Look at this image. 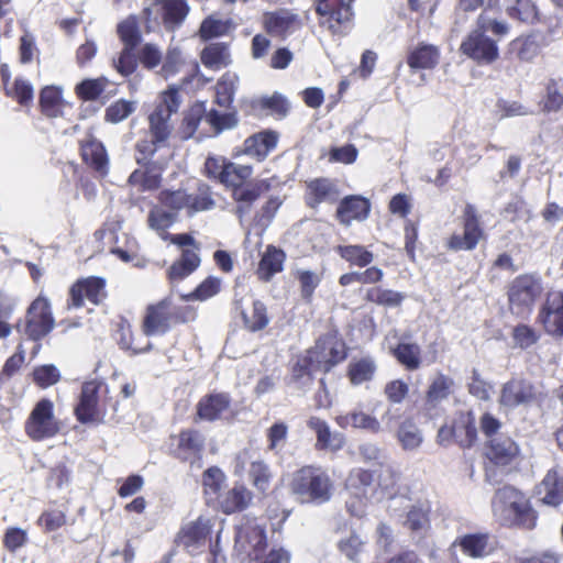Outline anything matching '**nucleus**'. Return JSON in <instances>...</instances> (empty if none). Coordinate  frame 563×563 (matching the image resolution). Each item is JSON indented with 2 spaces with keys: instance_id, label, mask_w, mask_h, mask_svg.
<instances>
[{
  "instance_id": "f257e3e1",
  "label": "nucleus",
  "mask_w": 563,
  "mask_h": 563,
  "mask_svg": "<svg viewBox=\"0 0 563 563\" xmlns=\"http://www.w3.org/2000/svg\"><path fill=\"white\" fill-rule=\"evenodd\" d=\"M494 516L506 526L536 527L537 515L528 498L512 486L498 488L492 500Z\"/></svg>"
},
{
  "instance_id": "f03ea898",
  "label": "nucleus",
  "mask_w": 563,
  "mask_h": 563,
  "mask_svg": "<svg viewBox=\"0 0 563 563\" xmlns=\"http://www.w3.org/2000/svg\"><path fill=\"white\" fill-rule=\"evenodd\" d=\"M333 484L325 471L314 466H303L292 475L291 494L302 504H322L331 498Z\"/></svg>"
},
{
  "instance_id": "7ed1b4c3",
  "label": "nucleus",
  "mask_w": 563,
  "mask_h": 563,
  "mask_svg": "<svg viewBox=\"0 0 563 563\" xmlns=\"http://www.w3.org/2000/svg\"><path fill=\"white\" fill-rule=\"evenodd\" d=\"M542 280L539 276L523 274L511 280L507 287L508 307L512 314L528 317L543 294Z\"/></svg>"
},
{
  "instance_id": "20e7f679",
  "label": "nucleus",
  "mask_w": 563,
  "mask_h": 563,
  "mask_svg": "<svg viewBox=\"0 0 563 563\" xmlns=\"http://www.w3.org/2000/svg\"><path fill=\"white\" fill-rule=\"evenodd\" d=\"M180 104L178 90L169 88L162 96V101L156 106L154 111L148 115V132L154 142L158 145H166L174 130L170 117L176 113Z\"/></svg>"
},
{
  "instance_id": "39448f33",
  "label": "nucleus",
  "mask_w": 563,
  "mask_h": 563,
  "mask_svg": "<svg viewBox=\"0 0 563 563\" xmlns=\"http://www.w3.org/2000/svg\"><path fill=\"white\" fill-rule=\"evenodd\" d=\"M346 488L353 499L346 503L351 515L363 517L367 501L378 499L375 473L362 468L353 470L347 479Z\"/></svg>"
},
{
  "instance_id": "423d86ee",
  "label": "nucleus",
  "mask_w": 563,
  "mask_h": 563,
  "mask_svg": "<svg viewBox=\"0 0 563 563\" xmlns=\"http://www.w3.org/2000/svg\"><path fill=\"white\" fill-rule=\"evenodd\" d=\"M55 325L49 301L38 296L27 308L23 329L16 324L18 331H22L29 339L37 341L46 336Z\"/></svg>"
},
{
  "instance_id": "0eeeda50",
  "label": "nucleus",
  "mask_w": 563,
  "mask_h": 563,
  "mask_svg": "<svg viewBox=\"0 0 563 563\" xmlns=\"http://www.w3.org/2000/svg\"><path fill=\"white\" fill-rule=\"evenodd\" d=\"M346 356L344 344L335 336L324 335L307 353L306 362L312 369L328 372Z\"/></svg>"
},
{
  "instance_id": "6e6552de",
  "label": "nucleus",
  "mask_w": 563,
  "mask_h": 563,
  "mask_svg": "<svg viewBox=\"0 0 563 563\" xmlns=\"http://www.w3.org/2000/svg\"><path fill=\"white\" fill-rule=\"evenodd\" d=\"M53 407V402L48 399H42L34 406L25 423L26 434L31 439L41 441L54 437L59 431Z\"/></svg>"
},
{
  "instance_id": "1a4fd4ad",
  "label": "nucleus",
  "mask_w": 563,
  "mask_h": 563,
  "mask_svg": "<svg viewBox=\"0 0 563 563\" xmlns=\"http://www.w3.org/2000/svg\"><path fill=\"white\" fill-rule=\"evenodd\" d=\"M463 234H453L448 242L449 249L453 251L473 250L484 235L483 229L479 225V217L474 206L466 205L463 211Z\"/></svg>"
},
{
  "instance_id": "9d476101",
  "label": "nucleus",
  "mask_w": 563,
  "mask_h": 563,
  "mask_svg": "<svg viewBox=\"0 0 563 563\" xmlns=\"http://www.w3.org/2000/svg\"><path fill=\"white\" fill-rule=\"evenodd\" d=\"M461 51L464 55L482 64H490L499 55L496 41L476 29L462 42Z\"/></svg>"
},
{
  "instance_id": "9b49d317",
  "label": "nucleus",
  "mask_w": 563,
  "mask_h": 563,
  "mask_svg": "<svg viewBox=\"0 0 563 563\" xmlns=\"http://www.w3.org/2000/svg\"><path fill=\"white\" fill-rule=\"evenodd\" d=\"M354 0H317L316 11L321 16H327L321 24L332 33L340 31V25L350 22L353 15L351 3Z\"/></svg>"
},
{
  "instance_id": "f8f14e48",
  "label": "nucleus",
  "mask_w": 563,
  "mask_h": 563,
  "mask_svg": "<svg viewBox=\"0 0 563 563\" xmlns=\"http://www.w3.org/2000/svg\"><path fill=\"white\" fill-rule=\"evenodd\" d=\"M102 384L98 380L82 385L79 404L75 408L77 419L82 423L100 422L102 417L98 406V394Z\"/></svg>"
},
{
  "instance_id": "ddd939ff",
  "label": "nucleus",
  "mask_w": 563,
  "mask_h": 563,
  "mask_svg": "<svg viewBox=\"0 0 563 563\" xmlns=\"http://www.w3.org/2000/svg\"><path fill=\"white\" fill-rule=\"evenodd\" d=\"M263 24L267 33L282 38L295 33L302 25L299 16L287 9L266 12Z\"/></svg>"
},
{
  "instance_id": "4468645a",
  "label": "nucleus",
  "mask_w": 563,
  "mask_h": 563,
  "mask_svg": "<svg viewBox=\"0 0 563 563\" xmlns=\"http://www.w3.org/2000/svg\"><path fill=\"white\" fill-rule=\"evenodd\" d=\"M540 319L549 334L563 335V292H548Z\"/></svg>"
},
{
  "instance_id": "2eb2a0df",
  "label": "nucleus",
  "mask_w": 563,
  "mask_h": 563,
  "mask_svg": "<svg viewBox=\"0 0 563 563\" xmlns=\"http://www.w3.org/2000/svg\"><path fill=\"white\" fill-rule=\"evenodd\" d=\"M236 542L249 556L258 559L266 548L265 528L255 521H247L240 528Z\"/></svg>"
},
{
  "instance_id": "dca6fc26",
  "label": "nucleus",
  "mask_w": 563,
  "mask_h": 563,
  "mask_svg": "<svg viewBox=\"0 0 563 563\" xmlns=\"http://www.w3.org/2000/svg\"><path fill=\"white\" fill-rule=\"evenodd\" d=\"M250 465V476L253 485L261 492H265L268 487L269 473L267 466L260 460V452L255 449H244L236 456V468L245 470Z\"/></svg>"
},
{
  "instance_id": "f3484780",
  "label": "nucleus",
  "mask_w": 563,
  "mask_h": 563,
  "mask_svg": "<svg viewBox=\"0 0 563 563\" xmlns=\"http://www.w3.org/2000/svg\"><path fill=\"white\" fill-rule=\"evenodd\" d=\"M536 396L537 389L531 383L525 379H512L504 385L499 402L501 406L514 408L531 402Z\"/></svg>"
},
{
  "instance_id": "a211bd4d",
  "label": "nucleus",
  "mask_w": 563,
  "mask_h": 563,
  "mask_svg": "<svg viewBox=\"0 0 563 563\" xmlns=\"http://www.w3.org/2000/svg\"><path fill=\"white\" fill-rule=\"evenodd\" d=\"M170 318V300L168 298L148 306L143 320V332L146 335L165 333L169 329Z\"/></svg>"
},
{
  "instance_id": "6ab92c4d",
  "label": "nucleus",
  "mask_w": 563,
  "mask_h": 563,
  "mask_svg": "<svg viewBox=\"0 0 563 563\" xmlns=\"http://www.w3.org/2000/svg\"><path fill=\"white\" fill-rule=\"evenodd\" d=\"M209 534V521L199 518L183 527L177 536V543L192 553L206 545Z\"/></svg>"
},
{
  "instance_id": "aec40b11",
  "label": "nucleus",
  "mask_w": 563,
  "mask_h": 563,
  "mask_svg": "<svg viewBox=\"0 0 563 563\" xmlns=\"http://www.w3.org/2000/svg\"><path fill=\"white\" fill-rule=\"evenodd\" d=\"M69 294L73 307H81L85 299L99 303L106 297L104 282L97 277L79 280L70 288Z\"/></svg>"
},
{
  "instance_id": "412c9836",
  "label": "nucleus",
  "mask_w": 563,
  "mask_h": 563,
  "mask_svg": "<svg viewBox=\"0 0 563 563\" xmlns=\"http://www.w3.org/2000/svg\"><path fill=\"white\" fill-rule=\"evenodd\" d=\"M307 203L314 208L322 202L333 203L340 197L336 185L327 178H318L308 183Z\"/></svg>"
},
{
  "instance_id": "4be33fe9",
  "label": "nucleus",
  "mask_w": 563,
  "mask_h": 563,
  "mask_svg": "<svg viewBox=\"0 0 563 563\" xmlns=\"http://www.w3.org/2000/svg\"><path fill=\"white\" fill-rule=\"evenodd\" d=\"M518 452L517 444L506 435L492 438L486 446V456L496 465L509 464Z\"/></svg>"
},
{
  "instance_id": "5701e85b",
  "label": "nucleus",
  "mask_w": 563,
  "mask_h": 563,
  "mask_svg": "<svg viewBox=\"0 0 563 563\" xmlns=\"http://www.w3.org/2000/svg\"><path fill=\"white\" fill-rule=\"evenodd\" d=\"M368 213V200L360 196H351L340 202L336 210V218L342 224L350 225L353 220H365Z\"/></svg>"
},
{
  "instance_id": "b1692460",
  "label": "nucleus",
  "mask_w": 563,
  "mask_h": 563,
  "mask_svg": "<svg viewBox=\"0 0 563 563\" xmlns=\"http://www.w3.org/2000/svg\"><path fill=\"white\" fill-rule=\"evenodd\" d=\"M335 421L343 429L352 427L355 429L366 430L373 434L380 433L384 430L382 423L376 417L362 410H353L344 415H339L335 418Z\"/></svg>"
},
{
  "instance_id": "393cba45",
  "label": "nucleus",
  "mask_w": 563,
  "mask_h": 563,
  "mask_svg": "<svg viewBox=\"0 0 563 563\" xmlns=\"http://www.w3.org/2000/svg\"><path fill=\"white\" fill-rule=\"evenodd\" d=\"M540 500L549 506H558L563 500V481L555 470L547 473L542 482L537 486Z\"/></svg>"
},
{
  "instance_id": "a878e982",
  "label": "nucleus",
  "mask_w": 563,
  "mask_h": 563,
  "mask_svg": "<svg viewBox=\"0 0 563 563\" xmlns=\"http://www.w3.org/2000/svg\"><path fill=\"white\" fill-rule=\"evenodd\" d=\"M229 407L230 398L227 394H211L198 402L197 415L202 420L213 421L220 419Z\"/></svg>"
},
{
  "instance_id": "bb28decb",
  "label": "nucleus",
  "mask_w": 563,
  "mask_h": 563,
  "mask_svg": "<svg viewBox=\"0 0 563 563\" xmlns=\"http://www.w3.org/2000/svg\"><path fill=\"white\" fill-rule=\"evenodd\" d=\"M251 500V492L245 486L235 484L232 488L223 492L217 501L223 512L232 514L245 509Z\"/></svg>"
},
{
  "instance_id": "cd10ccee",
  "label": "nucleus",
  "mask_w": 563,
  "mask_h": 563,
  "mask_svg": "<svg viewBox=\"0 0 563 563\" xmlns=\"http://www.w3.org/2000/svg\"><path fill=\"white\" fill-rule=\"evenodd\" d=\"M278 136L275 132L265 131L249 137L244 143V151L257 161H263L276 147Z\"/></svg>"
},
{
  "instance_id": "c85d7f7f",
  "label": "nucleus",
  "mask_w": 563,
  "mask_h": 563,
  "mask_svg": "<svg viewBox=\"0 0 563 563\" xmlns=\"http://www.w3.org/2000/svg\"><path fill=\"white\" fill-rule=\"evenodd\" d=\"M454 441L462 448H470L477 438L475 418L472 412H460L453 422Z\"/></svg>"
},
{
  "instance_id": "c756f323",
  "label": "nucleus",
  "mask_w": 563,
  "mask_h": 563,
  "mask_svg": "<svg viewBox=\"0 0 563 563\" xmlns=\"http://www.w3.org/2000/svg\"><path fill=\"white\" fill-rule=\"evenodd\" d=\"M285 253L273 245L267 246L257 268V276L263 282H268L271 278L283 271L285 261Z\"/></svg>"
},
{
  "instance_id": "7c9ffc66",
  "label": "nucleus",
  "mask_w": 563,
  "mask_h": 563,
  "mask_svg": "<svg viewBox=\"0 0 563 563\" xmlns=\"http://www.w3.org/2000/svg\"><path fill=\"white\" fill-rule=\"evenodd\" d=\"M84 161L100 175L107 173L108 157L103 145L93 139L87 140L81 145Z\"/></svg>"
},
{
  "instance_id": "2f4dec72",
  "label": "nucleus",
  "mask_w": 563,
  "mask_h": 563,
  "mask_svg": "<svg viewBox=\"0 0 563 563\" xmlns=\"http://www.w3.org/2000/svg\"><path fill=\"white\" fill-rule=\"evenodd\" d=\"M462 551L472 558H483L488 555L494 547L486 533L466 534L459 540Z\"/></svg>"
},
{
  "instance_id": "473e14b6",
  "label": "nucleus",
  "mask_w": 563,
  "mask_h": 563,
  "mask_svg": "<svg viewBox=\"0 0 563 563\" xmlns=\"http://www.w3.org/2000/svg\"><path fill=\"white\" fill-rule=\"evenodd\" d=\"M397 439L406 451H415L423 442V435L417 423L411 418L405 419L398 427Z\"/></svg>"
},
{
  "instance_id": "72a5a7b5",
  "label": "nucleus",
  "mask_w": 563,
  "mask_h": 563,
  "mask_svg": "<svg viewBox=\"0 0 563 563\" xmlns=\"http://www.w3.org/2000/svg\"><path fill=\"white\" fill-rule=\"evenodd\" d=\"M40 104L43 113L49 118L62 117L66 107L59 88L53 86L42 89L40 93Z\"/></svg>"
},
{
  "instance_id": "f704fd0d",
  "label": "nucleus",
  "mask_w": 563,
  "mask_h": 563,
  "mask_svg": "<svg viewBox=\"0 0 563 563\" xmlns=\"http://www.w3.org/2000/svg\"><path fill=\"white\" fill-rule=\"evenodd\" d=\"M439 56L435 46L422 44L409 53L407 63L413 69H430L437 66Z\"/></svg>"
},
{
  "instance_id": "c9c22d12",
  "label": "nucleus",
  "mask_w": 563,
  "mask_h": 563,
  "mask_svg": "<svg viewBox=\"0 0 563 563\" xmlns=\"http://www.w3.org/2000/svg\"><path fill=\"white\" fill-rule=\"evenodd\" d=\"M200 264V257L194 250H184L181 257L168 269L170 282L181 280L189 276Z\"/></svg>"
},
{
  "instance_id": "e433bc0d",
  "label": "nucleus",
  "mask_w": 563,
  "mask_h": 563,
  "mask_svg": "<svg viewBox=\"0 0 563 563\" xmlns=\"http://www.w3.org/2000/svg\"><path fill=\"white\" fill-rule=\"evenodd\" d=\"M201 62L206 67L220 69L231 63L229 47L224 43H211L201 52Z\"/></svg>"
},
{
  "instance_id": "4c0bfd02",
  "label": "nucleus",
  "mask_w": 563,
  "mask_h": 563,
  "mask_svg": "<svg viewBox=\"0 0 563 563\" xmlns=\"http://www.w3.org/2000/svg\"><path fill=\"white\" fill-rule=\"evenodd\" d=\"M429 509L423 506H410L407 510L406 519L402 521V525L406 529H408L411 533L421 538L429 530L430 521H429Z\"/></svg>"
},
{
  "instance_id": "58836bf2",
  "label": "nucleus",
  "mask_w": 563,
  "mask_h": 563,
  "mask_svg": "<svg viewBox=\"0 0 563 563\" xmlns=\"http://www.w3.org/2000/svg\"><path fill=\"white\" fill-rule=\"evenodd\" d=\"M476 30L483 32V34L492 32L496 36H505L509 32V25L505 21L499 20L497 12L492 7H488L479 14Z\"/></svg>"
},
{
  "instance_id": "ea45409f",
  "label": "nucleus",
  "mask_w": 563,
  "mask_h": 563,
  "mask_svg": "<svg viewBox=\"0 0 563 563\" xmlns=\"http://www.w3.org/2000/svg\"><path fill=\"white\" fill-rule=\"evenodd\" d=\"M236 309L240 310L245 327L251 331H260L268 324L266 307L258 300L253 301L250 311L244 310L241 302L236 301Z\"/></svg>"
},
{
  "instance_id": "a19ab883",
  "label": "nucleus",
  "mask_w": 563,
  "mask_h": 563,
  "mask_svg": "<svg viewBox=\"0 0 563 563\" xmlns=\"http://www.w3.org/2000/svg\"><path fill=\"white\" fill-rule=\"evenodd\" d=\"M365 299L383 307L396 308L402 303L405 295L391 289L372 287L366 291Z\"/></svg>"
},
{
  "instance_id": "79ce46f5",
  "label": "nucleus",
  "mask_w": 563,
  "mask_h": 563,
  "mask_svg": "<svg viewBox=\"0 0 563 563\" xmlns=\"http://www.w3.org/2000/svg\"><path fill=\"white\" fill-rule=\"evenodd\" d=\"M205 438L198 431L186 430L178 435L177 448L183 459H187L189 454L200 453Z\"/></svg>"
},
{
  "instance_id": "37998d69",
  "label": "nucleus",
  "mask_w": 563,
  "mask_h": 563,
  "mask_svg": "<svg viewBox=\"0 0 563 563\" xmlns=\"http://www.w3.org/2000/svg\"><path fill=\"white\" fill-rule=\"evenodd\" d=\"M420 346L416 343H399L394 350L395 357L409 371L420 367Z\"/></svg>"
},
{
  "instance_id": "c03bdc74",
  "label": "nucleus",
  "mask_w": 563,
  "mask_h": 563,
  "mask_svg": "<svg viewBox=\"0 0 563 563\" xmlns=\"http://www.w3.org/2000/svg\"><path fill=\"white\" fill-rule=\"evenodd\" d=\"M376 371L375 362L369 357L353 361L349 365V377L354 385L371 380Z\"/></svg>"
},
{
  "instance_id": "a18cd8bd",
  "label": "nucleus",
  "mask_w": 563,
  "mask_h": 563,
  "mask_svg": "<svg viewBox=\"0 0 563 563\" xmlns=\"http://www.w3.org/2000/svg\"><path fill=\"white\" fill-rule=\"evenodd\" d=\"M164 22L167 27L179 25L189 12L185 0H165L163 2Z\"/></svg>"
},
{
  "instance_id": "49530a36",
  "label": "nucleus",
  "mask_w": 563,
  "mask_h": 563,
  "mask_svg": "<svg viewBox=\"0 0 563 563\" xmlns=\"http://www.w3.org/2000/svg\"><path fill=\"white\" fill-rule=\"evenodd\" d=\"M336 252L342 258L360 267L367 266L374 260L373 253L362 245H339Z\"/></svg>"
},
{
  "instance_id": "de8ad7c7",
  "label": "nucleus",
  "mask_w": 563,
  "mask_h": 563,
  "mask_svg": "<svg viewBox=\"0 0 563 563\" xmlns=\"http://www.w3.org/2000/svg\"><path fill=\"white\" fill-rule=\"evenodd\" d=\"M225 476L218 467H210L203 474V488L206 495L211 500H218L222 495L224 487Z\"/></svg>"
},
{
  "instance_id": "09e8293b",
  "label": "nucleus",
  "mask_w": 563,
  "mask_h": 563,
  "mask_svg": "<svg viewBox=\"0 0 563 563\" xmlns=\"http://www.w3.org/2000/svg\"><path fill=\"white\" fill-rule=\"evenodd\" d=\"M252 174V166L229 162L221 184L227 187H232L234 190L235 188L243 186Z\"/></svg>"
},
{
  "instance_id": "8fccbe9b",
  "label": "nucleus",
  "mask_w": 563,
  "mask_h": 563,
  "mask_svg": "<svg viewBox=\"0 0 563 563\" xmlns=\"http://www.w3.org/2000/svg\"><path fill=\"white\" fill-rule=\"evenodd\" d=\"M510 48L519 59L525 62L532 60L540 53L539 41L534 35L516 38L511 42Z\"/></svg>"
},
{
  "instance_id": "3c124183",
  "label": "nucleus",
  "mask_w": 563,
  "mask_h": 563,
  "mask_svg": "<svg viewBox=\"0 0 563 563\" xmlns=\"http://www.w3.org/2000/svg\"><path fill=\"white\" fill-rule=\"evenodd\" d=\"M506 11L511 18L528 23L536 21L538 15L532 0H509Z\"/></svg>"
},
{
  "instance_id": "603ef678",
  "label": "nucleus",
  "mask_w": 563,
  "mask_h": 563,
  "mask_svg": "<svg viewBox=\"0 0 563 563\" xmlns=\"http://www.w3.org/2000/svg\"><path fill=\"white\" fill-rule=\"evenodd\" d=\"M257 189L251 183L233 190V198L239 203L235 213L241 219L250 212L252 203L258 198Z\"/></svg>"
},
{
  "instance_id": "864d4df0",
  "label": "nucleus",
  "mask_w": 563,
  "mask_h": 563,
  "mask_svg": "<svg viewBox=\"0 0 563 563\" xmlns=\"http://www.w3.org/2000/svg\"><path fill=\"white\" fill-rule=\"evenodd\" d=\"M205 113L206 108L203 103H196L190 108L179 129L183 140H188L195 134Z\"/></svg>"
},
{
  "instance_id": "5fc2aeb1",
  "label": "nucleus",
  "mask_w": 563,
  "mask_h": 563,
  "mask_svg": "<svg viewBox=\"0 0 563 563\" xmlns=\"http://www.w3.org/2000/svg\"><path fill=\"white\" fill-rule=\"evenodd\" d=\"M451 386L452 380L449 377L442 374L437 375L428 388L426 396L427 402L431 406H435L438 402L445 399L450 394Z\"/></svg>"
},
{
  "instance_id": "6e6d98bb",
  "label": "nucleus",
  "mask_w": 563,
  "mask_h": 563,
  "mask_svg": "<svg viewBox=\"0 0 563 563\" xmlns=\"http://www.w3.org/2000/svg\"><path fill=\"white\" fill-rule=\"evenodd\" d=\"M118 33L124 46H136L141 41V34L135 15H130L118 25Z\"/></svg>"
},
{
  "instance_id": "4d7b16f0",
  "label": "nucleus",
  "mask_w": 563,
  "mask_h": 563,
  "mask_svg": "<svg viewBox=\"0 0 563 563\" xmlns=\"http://www.w3.org/2000/svg\"><path fill=\"white\" fill-rule=\"evenodd\" d=\"M214 201L209 195V189L206 185L199 187V194L188 195L187 194V210L189 214L198 211L209 210L213 207Z\"/></svg>"
},
{
  "instance_id": "13d9d810",
  "label": "nucleus",
  "mask_w": 563,
  "mask_h": 563,
  "mask_svg": "<svg viewBox=\"0 0 563 563\" xmlns=\"http://www.w3.org/2000/svg\"><path fill=\"white\" fill-rule=\"evenodd\" d=\"M107 79H86L76 87L77 95L85 100L97 99L107 87Z\"/></svg>"
},
{
  "instance_id": "bf43d9fd",
  "label": "nucleus",
  "mask_w": 563,
  "mask_h": 563,
  "mask_svg": "<svg viewBox=\"0 0 563 563\" xmlns=\"http://www.w3.org/2000/svg\"><path fill=\"white\" fill-rule=\"evenodd\" d=\"M206 121L211 125L214 132L218 134L225 129H231L236 125V118L231 112H219L217 110H210L205 115Z\"/></svg>"
},
{
  "instance_id": "052dcab7",
  "label": "nucleus",
  "mask_w": 563,
  "mask_h": 563,
  "mask_svg": "<svg viewBox=\"0 0 563 563\" xmlns=\"http://www.w3.org/2000/svg\"><path fill=\"white\" fill-rule=\"evenodd\" d=\"M33 379L38 386L45 388L60 379V372L53 364L41 365L34 368Z\"/></svg>"
},
{
  "instance_id": "680f3d73",
  "label": "nucleus",
  "mask_w": 563,
  "mask_h": 563,
  "mask_svg": "<svg viewBox=\"0 0 563 563\" xmlns=\"http://www.w3.org/2000/svg\"><path fill=\"white\" fill-rule=\"evenodd\" d=\"M296 278L299 280L300 284L301 297L306 301H310L314 289L320 284V276L312 271L299 269L296 273Z\"/></svg>"
},
{
  "instance_id": "e2e57ef3",
  "label": "nucleus",
  "mask_w": 563,
  "mask_h": 563,
  "mask_svg": "<svg viewBox=\"0 0 563 563\" xmlns=\"http://www.w3.org/2000/svg\"><path fill=\"white\" fill-rule=\"evenodd\" d=\"M496 115L499 120L509 117L529 115L532 113L526 106L518 101L499 99L496 102Z\"/></svg>"
},
{
  "instance_id": "0e129e2a",
  "label": "nucleus",
  "mask_w": 563,
  "mask_h": 563,
  "mask_svg": "<svg viewBox=\"0 0 563 563\" xmlns=\"http://www.w3.org/2000/svg\"><path fill=\"white\" fill-rule=\"evenodd\" d=\"M229 30V23L214 16H209L200 25L199 34L203 40L224 35Z\"/></svg>"
},
{
  "instance_id": "69168bd1",
  "label": "nucleus",
  "mask_w": 563,
  "mask_h": 563,
  "mask_svg": "<svg viewBox=\"0 0 563 563\" xmlns=\"http://www.w3.org/2000/svg\"><path fill=\"white\" fill-rule=\"evenodd\" d=\"M134 110V102L119 100L107 108L106 120L111 123H119L131 115Z\"/></svg>"
},
{
  "instance_id": "338daca9",
  "label": "nucleus",
  "mask_w": 563,
  "mask_h": 563,
  "mask_svg": "<svg viewBox=\"0 0 563 563\" xmlns=\"http://www.w3.org/2000/svg\"><path fill=\"white\" fill-rule=\"evenodd\" d=\"M375 473V483L377 492H389L398 482V473L391 466H380Z\"/></svg>"
},
{
  "instance_id": "774afa93",
  "label": "nucleus",
  "mask_w": 563,
  "mask_h": 563,
  "mask_svg": "<svg viewBox=\"0 0 563 563\" xmlns=\"http://www.w3.org/2000/svg\"><path fill=\"white\" fill-rule=\"evenodd\" d=\"M176 214L163 208H155L148 214V224L156 231H165L175 221Z\"/></svg>"
}]
</instances>
